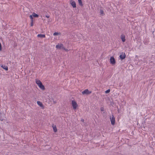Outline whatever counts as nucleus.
I'll use <instances>...</instances> for the list:
<instances>
[{
  "instance_id": "f257e3e1",
  "label": "nucleus",
  "mask_w": 155,
  "mask_h": 155,
  "mask_svg": "<svg viewBox=\"0 0 155 155\" xmlns=\"http://www.w3.org/2000/svg\"><path fill=\"white\" fill-rule=\"evenodd\" d=\"M35 82L39 87L42 90H44L45 89L44 86L42 84V83L39 80L36 79L35 80Z\"/></svg>"
},
{
  "instance_id": "f03ea898",
  "label": "nucleus",
  "mask_w": 155,
  "mask_h": 155,
  "mask_svg": "<svg viewBox=\"0 0 155 155\" xmlns=\"http://www.w3.org/2000/svg\"><path fill=\"white\" fill-rule=\"evenodd\" d=\"M71 104L74 110H75L78 107V104L74 100L71 101Z\"/></svg>"
},
{
  "instance_id": "7ed1b4c3",
  "label": "nucleus",
  "mask_w": 155,
  "mask_h": 155,
  "mask_svg": "<svg viewBox=\"0 0 155 155\" xmlns=\"http://www.w3.org/2000/svg\"><path fill=\"white\" fill-rule=\"evenodd\" d=\"M110 119L111 124L112 125H114L115 124V119L113 115H112V116L110 117Z\"/></svg>"
},
{
  "instance_id": "20e7f679",
  "label": "nucleus",
  "mask_w": 155,
  "mask_h": 155,
  "mask_svg": "<svg viewBox=\"0 0 155 155\" xmlns=\"http://www.w3.org/2000/svg\"><path fill=\"white\" fill-rule=\"evenodd\" d=\"M56 48L58 49H63L64 48L63 45L61 44H58L56 46Z\"/></svg>"
},
{
  "instance_id": "39448f33",
  "label": "nucleus",
  "mask_w": 155,
  "mask_h": 155,
  "mask_svg": "<svg viewBox=\"0 0 155 155\" xmlns=\"http://www.w3.org/2000/svg\"><path fill=\"white\" fill-rule=\"evenodd\" d=\"M91 92L89 91L88 89H86L82 92V93L83 94L88 95L91 93Z\"/></svg>"
},
{
  "instance_id": "423d86ee",
  "label": "nucleus",
  "mask_w": 155,
  "mask_h": 155,
  "mask_svg": "<svg viewBox=\"0 0 155 155\" xmlns=\"http://www.w3.org/2000/svg\"><path fill=\"white\" fill-rule=\"evenodd\" d=\"M110 64H114L115 63V61L114 58L113 57H110Z\"/></svg>"
},
{
  "instance_id": "0eeeda50",
  "label": "nucleus",
  "mask_w": 155,
  "mask_h": 155,
  "mask_svg": "<svg viewBox=\"0 0 155 155\" xmlns=\"http://www.w3.org/2000/svg\"><path fill=\"white\" fill-rule=\"evenodd\" d=\"M38 105L41 108L44 109L45 108L44 106L42 103L40 101H38L37 102Z\"/></svg>"
},
{
  "instance_id": "6e6552de",
  "label": "nucleus",
  "mask_w": 155,
  "mask_h": 155,
  "mask_svg": "<svg viewBox=\"0 0 155 155\" xmlns=\"http://www.w3.org/2000/svg\"><path fill=\"white\" fill-rule=\"evenodd\" d=\"M120 38L123 42H124L125 41V36L124 35L122 34L120 36Z\"/></svg>"
},
{
  "instance_id": "1a4fd4ad",
  "label": "nucleus",
  "mask_w": 155,
  "mask_h": 155,
  "mask_svg": "<svg viewBox=\"0 0 155 155\" xmlns=\"http://www.w3.org/2000/svg\"><path fill=\"white\" fill-rule=\"evenodd\" d=\"M126 57V55L125 53H122L120 55V59L122 60L125 58Z\"/></svg>"
},
{
  "instance_id": "9d476101",
  "label": "nucleus",
  "mask_w": 155,
  "mask_h": 155,
  "mask_svg": "<svg viewBox=\"0 0 155 155\" xmlns=\"http://www.w3.org/2000/svg\"><path fill=\"white\" fill-rule=\"evenodd\" d=\"M70 3L74 8H75L76 7V3L74 1L71 0L70 1Z\"/></svg>"
},
{
  "instance_id": "9b49d317",
  "label": "nucleus",
  "mask_w": 155,
  "mask_h": 155,
  "mask_svg": "<svg viewBox=\"0 0 155 155\" xmlns=\"http://www.w3.org/2000/svg\"><path fill=\"white\" fill-rule=\"evenodd\" d=\"M52 127L53 128V130L54 132H56L57 131V129L55 125L53 124L52 125Z\"/></svg>"
},
{
  "instance_id": "f8f14e48",
  "label": "nucleus",
  "mask_w": 155,
  "mask_h": 155,
  "mask_svg": "<svg viewBox=\"0 0 155 155\" xmlns=\"http://www.w3.org/2000/svg\"><path fill=\"white\" fill-rule=\"evenodd\" d=\"M37 37L41 38H43L45 37V35L39 34L37 35Z\"/></svg>"
},
{
  "instance_id": "ddd939ff",
  "label": "nucleus",
  "mask_w": 155,
  "mask_h": 155,
  "mask_svg": "<svg viewBox=\"0 0 155 155\" xmlns=\"http://www.w3.org/2000/svg\"><path fill=\"white\" fill-rule=\"evenodd\" d=\"M1 67L4 69H5L6 70H8V67L7 66H3L2 65Z\"/></svg>"
},
{
  "instance_id": "4468645a",
  "label": "nucleus",
  "mask_w": 155,
  "mask_h": 155,
  "mask_svg": "<svg viewBox=\"0 0 155 155\" xmlns=\"http://www.w3.org/2000/svg\"><path fill=\"white\" fill-rule=\"evenodd\" d=\"M61 34V33L60 32H54V34H53V35H54V36H55V35H60Z\"/></svg>"
},
{
  "instance_id": "2eb2a0df",
  "label": "nucleus",
  "mask_w": 155,
  "mask_h": 155,
  "mask_svg": "<svg viewBox=\"0 0 155 155\" xmlns=\"http://www.w3.org/2000/svg\"><path fill=\"white\" fill-rule=\"evenodd\" d=\"M32 15L33 16L35 17H38V15L36 14L34 12L33 13Z\"/></svg>"
},
{
  "instance_id": "dca6fc26",
  "label": "nucleus",
  "mask_w": 155,
  "mask_h": 155,
  "mask_svg": "<svg viewBox=\"0 0 155 155\" xmlns=\"http://www.w3.org/2000/svg\"><path fill=\"white\" fill-rule=\"evenodd\" d=\"M78 0V3H79V5L81 6H82L83 4L82 3V2L81 1V0Z\"/></svg>"
},
{
  "instance_id": "f3484780",
  "label": "nucleus",
  "mask_w": 155,
  "mask_h": 155,
  "mask_svg": "<svg viewBox=\"0 0 155 155\" xmlns=\"http://www.w3.org/2000/svg\"><path fill=\"white\" fill-rule=\"evenodd\" d=\"M32 15H30V18L31 19V22H33V17H32Z\"/></svg>"
},
{
  "instance_id": "a211bd4d",
  "label": "nucleus",
  "mask_w": 155,
  "mask_h": 155,
  "mask_svg": "<svg viewBox=\"0 0 155 155\" xmlns=\"http://www.w3.org/2000/svg\"><path fill=\"white\" fill-rule=\"evenodd\" d=\"M110 92V89H108L107 90H106L105 91V93H107Z\"/></svg>"
},
{
  "instance_id": "6ab92c4d",
  "label": "nucleus",
  "mask_w": 155,
  "mask_h": 155,
  "mask_svg": "<svg viewBox=\"0 0 155 155\" xmlns=\"http://www.w3.org/2000/svg\"><path fill=\"white\" fill-rule=\"evenodd\" d=\"M63 49L67 52H68V49H66L64 47V48H63Z\"/></svg>"
},
{
  "instance_id": "aec40b11",
  "label": "nucleus",
  "mask_w": 155,
  "mask_h": 155,
  "mask_svg": "<svg viewBox=\"0 0 155 155\" xmlns=\"http://www.w3.org/2000/svg\"><path fill=\"white\" fill-rule=\"evenodd\" d=\"M100 13L101 14H103V13H104L103 11L102 10H101L100 11Z\"/></svg>"
},
{
  "instance_id": "412c9836",
  "label": "nucleus",
  "mask_w": 155,
  "mask_h": 155,
  "mask_svg": "<svg viewBox=\"0 0 155 155\" xmlns=\"http://www.w3.org/2000/svg\"><path fill=\"white\" fill-rule=\"evenodd\" d=\"M1 50H2V45H1V43H0V51H1Z\"/></svg>"
},
{
  "instance_id": "4be33fe9",
  "label": "nucleus",
  "mask_w": 155,
  "mask_h": 155,
  "mask_svg": "<svg viewBox=\"0 0 155 155\" xmlns=\"http://www.w3.org/2000/svg\"><path fill=\"white\" fill-rule=\"evenodd\" d=\"M33 22H31V26H32L33 25Z\"/></svg>"
},
{
  "instance_id": "5701e85b",
  "label": "nucleus",
  "mask_w": 155,
  "mask_h": 155,
  "mask_svg": "<svg viewBox=\"0 0 155 155\" xmlns=\"http://www.w3.org/2000/svg\"><path fill=\"white\" fill-rule=\"evenodd\" d=\"M101 111H103V110H104V109H103V108H101Z\"/></svg>"
},
{
  "instance_id": "b1692460",
  "label": "nucleus",
  "mask_w": 155,
  "mask_h": 155,
  "mask_svg": "<svg viewBox=\"0 0 155 155\" xmlns=\"http://www.w3.org/2000/svg\"><path fill=\"white\" fill-rule=\"evenodd\" d=\"M46 17L47 18H49V16H48V15H46Z\"/></svg>"
},
{
  "instance_id": "393cba45",
  "label": "nucleus",
  "mask_w": 155,
  "mask_h": 155,
  "mask_svg": "<svg viewBox=\"0 0 155 155\" xmlns=\"http://www.w3.org/2000/svg\"><path fill=\"white\" fill-rule=\"evenodd\" d=\"M81 121H82V122H84V120L82 119H81Z\"/></svg>"
},
{
  "instance_id": "a878e982",
  "label": "nucleus",
  "mask_w": 155,
  "mask_h": 155,
  "mask_svg": "<svg viewBox=\"0 0 155 155\" xmlns=\"http://www.w3.org/2000/svg\"><path fill=\"white\" fill-rule=\"evenodd\" d=\"M54 103H56V102L55 101H54Z\"/></svg>"
}]
</instances>
